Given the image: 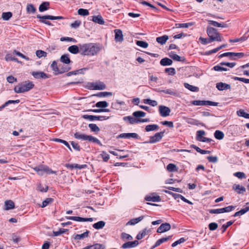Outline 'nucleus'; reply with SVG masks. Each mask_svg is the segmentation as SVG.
I'll list each match as a JSON object with an SVG mask.
<instances>
[{"label":"nucleus","mask_w":249,"mask_h":249,"mask_svg":"<svg viewBox=\"0 0 249 249\" xmlns=\"http://www.w3.org/2000/svg\"><path fill=\"white\" fill-rule=\"evenodd\" d=\"M31 74L36 79H47L50 77V76L43 71H32Z\"/></svg>","instance_id":"obj_12"},{"label":"nucleus","mask_w":249,"mask_h":249,"mask_svg":"<svg viewBox=\"0 0 249 249\" xmlns=\"http://www.w3.org/2000/svg\"><path fill=\"white\" fill-rule=\"evenodd\" d=\"M106 247V246L104 244H96L90 247H86L83 249H90V248H92V249H105Z\"/></svg>","instance_id":"obj_28"},{"label":"nucleus","mask_w":249,"mask_h":249,"mask_svg":"<svg viewBox=\"0 0 249 249\" xmlns=\"http://www.w3.org/2000/svg\"><path fill=\"white\" fill-rule=\"evenodd\" d=\"M207 33L210 39V41H221L222 40V37L215 28L208 26Z\"/></svg>","instance_id":"obj_3"},{"label":"nucleus","mask_w":249,"mask_h":249,"mask_svg":"<svg viewBox=\"0 0 249 249\" xmlns=\"http://www.w3.org/2000/svg\"><path fill=\"white\" fill-rule=\"evenodd\" d=\"M216 88L219 90L231 89V85L223 82H219L216 84Z\"/></svg>","instance_id":"obj_16"},{"label":"nucleus","mask_w":249,"mask_h":249,"mask_svg":"<svg viewBox=\"0 0 249 249\" xmlns=\"http://www.w3.org/2000/svg\"><path fill=\"white\" fill-rule=\"evenodd\" d=\"M185 241H186V239L184 238H183V237L181 238L179 240H178L175 241V242H174L172 244V247H175L177 245H178V244L184 243Z\"/></svg>","instance_id":"obj_58"},{"label":"nucleus","mask_w":249,"mask_h":249,"mask_svg":"<svg viewBox=\"0 0 249 249\" xmlns=\"http://www.w3.org/2000/svg\"><path fill=\"white\" fill-rule=\"evenodd\" d=\"M237 114L239 116L247 118L248 114L246 113L243 109H240L237 111Z\"/></svg>","instance_id":"obj_56"},{"label":"nucleus","mask_w":249,"mask_h":249,"mask_svg":"<svg viewBox=\"0 0 249 249\" xmlns=\"http://www.w3.org/2000/svg\"><path fill=\"white\" fill-rule=\"evenodd\" d=\"M208 23L215 27L225 28L227 27V25L225 23H219L216 21L209 20H208Z\"/></svg>","instance_id":"obj_26"},{"label":"nucleus","mask_w":249,"mask_h":249,"mask_svg":"<svg viewBox=\"0 0 249 249\" xmlns=\"http://www.w3.org/2000/svg\"><path fill=\"white\" fill-rule=\"evenodd\" d=\"M12 16V13L10 12H3L1 17L4 20H8Z\"/></svg>","instance_id":"obj_39"},{"label":"nucleus","mask_w":249,"mask_h":249,"mask_svg":"<svg viewBox=\"0 0 249 249\" xmlns=\"http://www.w3.org/2000/svg\"><path fill=\"white\" fill-rule=\"evenodd\" d=\"M170 237H171V236H169L168 237H163V238H160V239H159L156 242L155 244L152 247V249H154V248L158 247L161 244L163 243L164 242H166V241H168V240H169Z\"/></svg>","instance_id":"obj_24"},{"label":"nucleus","mask_w":249,"mask_h":249,"mask_svg":"<svg viewBox=\"0 0 249 249\" xmlns=\"http://www.w3.org/2000/svg\"><path fill=\"white\" fill-rule=\"evenodd\" d=\"M164 132H160L157 133L155 135L150 137L149 142H148L153 143L157 142H159L163 137Z\"/></svg>","instance_id":"obj_10"},{"label":"nucleus","mask_w":249,"mask_h":249,"mask_svg":"<svg viewBox=\"0 0 249 249\" xmlns=\"http://www.w3.org/2000/svg\"><path fill=\"white\" fill-rule=\"evenodd\" d=\"M53 141L55 142H61L62 144H65L71 151V149L69 143L67 141L60 139H54Z\"/></svg>","instance_id":"obj_47"},{"label":"nucleus","mask_w":249,"mask_h":249,"mask_svg":"<svg viewBox=\"0 0 249 249\" xmlns=\"http://www.w3.org/2000/svg\"><path fill=\"white\" fill-rule=\"evenodd\" d=\"M89 127L90 129V130L95 133H98L100 129L99 127L94 124H89Z\"/></svg>","instance_id":"obj_36"},{"label":"nucleus","mask_w":249,"mask_h":249,"mask_svg":"<svg viewBox=\"0 0 249 249\" xmlns=\"http://www.w3.org/2000/svg\"><path fill=\"white\" fill-rule=\"evenodd\" d=\"M168 38L169 37L168 36L164 35L163 36L157 37L156 41L161 45H163L165 44Z\"/></svg>","instance_id":"obj_22"},{"label":"nucleus","mask_w":249,"mask_h":249,"mask_svg":"<svg viewBox=\"0 0 249 249\" xmlns=\"http://www.w3.org/2000/svg\"><path fill=\"white\" fill-rule=\"evenodd\" d=\"M74 137L77 139L82 140H84V141H87V136H88L87 135L80 133L79 132H76L74 134Z\"/></svg>","instance_id":"obj_31"},{"label":"nucleus","mask_w":249,"mask_h":249,"mask_svg":"<svg viewBox=\"0 0 249 249\" xmlns=\"http://www.w3.org/2000/svg\"><path fill=\"white\" fill-rule=\"evenodd\" d=\"M92 87L94 89L103 90L106 89V85L102 82H95L92 84Z\"/></svg>","instance_id":"obj_18"},{"label":"nucleus","mask_w":249,"mask_h":249,"mask_svg":"<svg viewBox=\"0 0 249 249\" xmlns=\"http://www.w3.org/2000/svg\"><path fill=\"white\" fill-rule=\"evenodd\" d=\"M167 170L169 172H174L178 170L177 166L173 163H169L166 167Z\"/></svg>","instance_id":"obj_41"},{"label":"nucleus","mask_w":249,"mask_h":249,"mask_svg":"<svg viewBox=\"0 0 249 249\" xmlns=\"http://www.w3.org/2000/svg\"><path fill=\"white\" fill-rule=\"evenodd\" d=\"M170 57H171L173 59L178 61H183L184 59H182L180 56L176 53H172L170 55Z\"/></svg>","instance_id":"obj_50"},{"label":"nucleus","mask_w":249,"mask_h":249,"mask_svg":"<svg viewBox=\"0 0 249 249\" xmlns=\"http://www.w3.org/2000/svg\"><path fill=\"white\" fill-rule=\"evenodd\" d=\"M184 87L188 89L189 90L192 91H197L198 90V88L194 86L193 85H190L188 83H184Z\"/></svg>","instance_id":"obj_38"},{"label":"nucleus","mask_w":249,"mask_h":249,"mask_svg":"<svg viewBox=\"0 0 249 249\" xmlns=\"http://www.w3.org/2000/svg\"><path fill=\"white\" fill-rule=\"evenodd\" d=\"M145 199L146 201L153 202H159L161 200V198L159 196H148Z\"/></svg>","instance_id":"obj_30"},{"label":"nucleus","mask_w":249,"mask_h":249,"mask_svg":"<svg viewBox=\"0 0 249 249\" xmlns=\"http://www.w3.org/2000/svg\"><path fill=\"white\" fill-rule=\"evenodd\" d=\"M192 104L195 106H217L218 103L210 101H200L194 100L192 102Z\"/></svg>","instance_id":"obj_6"},{"label":"nucleus","mask_w":249,"mask_h":249,"mask_svg":"<svg viewBox=\"0 0 249 249\" xmlns=\"http://www.w3.org/2000/svg\"><path fill=\"white\" fill-rule=\"evenodd\" d=\"M68 51L73 54H76L80 53L79 45L78 46L76 45H72L69 47L68 48Z\"/></svg>","instance_id":"obj_23"},{"label":"nucleus","mask_w":249,"mask_h":249,"mask_svg":"<svg viewBox=\"0 0 249 249\" xmlns=\"http://www.w3.org/2000/svg\"><path fill=\"white\" fill-rule=\"evenodd\" d=\"M235 206H229L228 207L223 208H222V213H224L230 212L232 211L233 210H234L235 209Z\"/></svg>","instance_id":"obj_55"},{"label":"nucleus","mask_w":249,"mask_h":249,"mask_svg":"<svg viewBox=\"0 0 249 249\" xmlns=\"http://www.w3.org/2000/svg\"><path fill=\"white\" fill-rule=\"evenodd\" d=\"M159 112L162 117H166L170 115L171 109L168 107L161 105L159 106Z\"/></svg>","instance_id":"obj_11"},{"label":"nucleus","mask_w":249,"mask_h":249,"mask_svg":"<svg viewBox=\"0 0 249 249\" xmlns=\"http://www.w3.org/2000/svg\"><path fill=\"white\" fill-rule=\"evenodd\" d=\"M112 95V93L111 92H101L97 94V96L99 97H106L107 96H111Z\"/></svg>","instance_id":"obj_62"},{"label":"nucleus","mask_w":249,"mask_h":249,"mask_svg":"<svg viewBox=\"0 0 249 249\" xmlns=\"http://www.w3.org/2000/svg\"><path fill=\"white\" fill-rule=\"evenodd\" d=\"M124 120L125 121H128L131 124H134L135 123H138V119H135L131 116H126L124 117Z\"/></svg>","instance_id":"obj_33"},{"label":"nucleus","mask_w":249,"mask_h":249,"mask_svg":"<svg viewBox=\"0 0 249 249\" xmlns=\"http://www.w3.org/2000/svg\"><path fill=\"white\" fill-rule=\"evenodd\" d=\"M36 18L39 19L40 22L49 26H53V25L49 21L46 20V19L56 20L64 19V17L62 16H53L51 15L40 16L38 15Z\"/></svg>","instance_id":"obj_4"},{"label":"nucleus","mask_w":249,"mask_h":249,"mask_svg":"<svg viewBox=\"0 0 249 249\" xmlns=\"http://www.w3.org/2000/svg\"><path fill=\"white\" fill-rule=\"evenodd\" d=\"M214 137L219 140H221L223 139L224 134L223 132L220 130H216L214 133Z\"/></svg>","instance_id":"obj_35"},{"label":"nucleus","mask_w":249,"mask_h":249,"mask_svg":"<svg viewBox=\"0 0 249 249\" xmlns=\"http://www.w3.org/2000/svg\"><path fill=\"white\" fill-rule=\"evenodd\" d=\"M78 14L81 16H88L89 14V12L88 10L80 8L78 10Z\"/></svg>","instance_id":"obj_53"},{"label":"nucleus","mask_w":249,"mask_h":249,"mask_svg":"<svg viewBox=\"0 0 249 249\" xmlns=\"http://www.w3.org/2000/svg\"><path fill=\"white\" fill-rule=\"evenodd\" d=\"M232 188L238 194H243L246 190L245 187L239 184H234L232 186Z\"/></svg>","instance_id":"obj_19"},{"label":"nucleus","mask_w":249,"mask_h":249,"mask_svg":"<svg viewBox=\"0 0 249 249\" xmlns=\"http://www.w3.org/2000/svg\"><path fill=\"white\" fill-rule=\"evenodd\" d=\"M4 204L5 206L4 209L5 210H9L15 208V203L12 200H6L4 202Z\"/></svg>","instance_id":"obj_21"},{"label":"nucleus","mask_w":249,"mask_h":249,"mask_svg":"<svg viewBox=\"0 0 249 249\" xmlns=\"http://www.w3.org/2000/svg\"><path fill=\"white\" fill-rule=\"evenodd\" d=\"M213 70L215 71H227L228 69L226 68L222 67V66L216 65L213 68Z\"/></svg>","instance_id":"obj_57"},{"label":"nucleus","mask_w":249,"mask_h":249,"mask_svg":"<svg viewBox=\"0 0 249 249\" xmlns=\"http://www.w3.org/2000/svg\"><path fill=\"white\" fill-rule=\"evenodd\" d=\"M89 231H87L83 233L80 234H76L75 236V239H81L87 237L88 236Z\"/></svg>","instance_id":"obj_45"},{"label":"nucleus","mask_w":249,"mask_h":249,"mask_svg":"<svg viewBox=\"0 0 249 249\" xmlns=\"http://www.w3.org/2000/svg\"><path fill=\"white\" fill-rule=\"evenodd\" d=\"M146 113L142 111H135L133 113V116L136 118L143 117L145 116Z\"/></svg>","instance_id":"obj_44"},{"label":"nucleus","mask_w":249,"mask_h":249,"mask_svg":"<svg viewBox=\"0 0 249 249\" xmlns=\"http://www.w3.org/2000/svg\"><path fill=\"white\" fill-rule=\"evenodd\" d=\"M60 60L61 62L65 64H69L71 62L70 59L67 54L62 55L61 56Z\"/></svg>","instance_id":"obj_40"},{"label":"nucleus","mask_w":249,"mask_h":249,"mask_svg":"<svg viewBox=\"0 0 249 249\" xmlns=\"http://www.w3.org/2000/svg\"><path fill=\"white\" fill-rule=\"evenodd\" d=\"M136 44L138 46H140L143 48H146L148 46V44L146 42L143 41H141V40L137 41Z\"/></svg>","instance_id":"obj_48"},{"label":"nucleus","mask_w":249,"mask_h":249,"mask_svg":"<svg viewBox=\"0 0 249 249\" xmlns=\"http://www.w3.org/2000/svg\"><path fill=\"white\" fill-rule=\"evenodd\" d=\"M87 141H88L89 142H92L96 143L98 144H99L100 146H102V143L100 142V141L97 138L93 137L91 135H88Z\"/></svg>","instance_id":"obj_29"},{"label":"nucleus","mask_w":249,"mask_h":249,"mask_svg":"<svg viewBox=\"0 0 249 249\" xmlns=\"http://www.w3.org/2000/svg\"><path fill=\"white\" fill-rule=\"evenodd\" d=\"M171 229V225L168 223H163L158 228L157 232L162 233L168 231Z\"/></svg>","instance_id":"obj_13"},{"label":"nucleus","mask_w":249,"mask_h":249,"mask_svg":"<svg viewBox=\"0 0 249 249\" xmlns=\"http://www.w3.org/2000/svg\"><path fill=\"white\" fill-rule=\"evenodd\" d=\"M36 55L39 57L40 58L41 57H46L47 56V53L42 50H37L36 52Z\"/></svg>","instance_id":"obj_51"},{"label":"nucleus","mask_w":249,"mask_h":249,"mask_svg":"<svg viewBox=\"0 0 249 249\" xmlns=\"http://www.w3.org/2000/svg\"><path fill=\"white\" fill-rule=\"evenodd\" d=\"M79 48L82 55L89 56L96 54L101 50L99 44L91 43L79 44Z\"/></svg>","instance_id":"obj_1"},{"label":"nucleus","mask_w":249,"mask_h":249,"mask_svg":"<svg viewBox=\"0 0 249 249\" xmlns=\"http://www.w3.org/2000/svg\"><path fill=\"white\" fill-rule=\"evenodd\" d=\"M115 39L116 42H122L124 40L123 32L120 29H115Z\"/></svg>","instance_id":"obj_15"},{"label":"nucleus","mask_w":249,"mask_h":249,"mask_svg":"<svg viewBox=\"0 0 249 249\" xmlns=\"http://www.w3.org/2000/svg\"><path fill=\"white\" fill-rule=\"evenodd\" d=\"M95 106L98 108H105L108 106V103L106 101H100L95 104Z\"/></svg>","instance_id":"obj_42"},{"label":"nucleus","mask_w":249,"mask_h":249,"mask_svg":"<svg viewBox=\"0 0 249 249\" xmlns=\"http://www.w3.org/2000/svg\"><path fill=\"white\" fill-rule=\"evenodd\" d=\"M234 176L237 177L239 178H246V175L243 172H238L234 174Z\"/></svg>","instance_id":"obj_63"},{"label":"nucleus","mask_w":249,"mask_h":249,"mask_svg":"<svg viewBox=\"0 0 249 249\" xmlns=\"http://www.w3.org/2000/svg\"><path fill=\"white\" fill-rule=\"evenodd\" d=\"M221 66H226L230 68H233L236 65V63L234 62L229 63V62H221L220 63Z\"/></svg>","instance_id":"obj_60"},{"label":"nucleus","mask_w":249,"mask_h":249,"mask_svg":"<svg viewBox=\"0 0 249 249\" xmlns=\"http://www.w3.org/2000/svg\"><path fill=\"white\" fill-rule=\"evenodd\" d=\"M34 170L36 171L39 176L43 175L44 173L47 174H55V172L52 171L49 167L44 165H40L34 168Z\"/></svg>","instance_id":"obj_5"},{"label":"nucleus","mask_w":249,"mask_h":249,"mask_svg":"<svg viewBox=\"0 0 249 249\" xmlns=\"http://www.w3.org/2000/svg\"><path fill=\"white\" fill-rule=\"evenodd\" d=\"M165 71L169 75H174L176 73L175 69L173 68H166Z\"/></svg>","instance_id":"obj_64"},{"label":"nucleus","mask_w":249,"mask_h":249,"mask_svg":"<svg viewBox=\"0 0 249 249\" xmlns=\"http://www.w3.org/2000/svg\"><path fill=\"white\" fill-rule=\"evenodd\" d=\"M121 238L124 241L131 240L133 239L132 237L130 235H129L127 233H126L125 232L122 233Z\"/></svg>","instance_id":"obj_46"},{"label":"nucleus","mask_w":249,"mask_h":249,"mask_svg":"<svg viewBox=\"0 0 249 249\" xmlns=\"http://www.w3.org/2000/svg\"><path fill=\"white\" fill-rule=\"evenodd\" d=\"M5 58L6 61H14L15 62H19L18 59L17 58L13 57L10 54H6Z\"/></svg>","instance_id":"obj_54"},{"label":"nucleus","mask_w":249,"mask_h":249,"mask_svg":"<svg viewBox=\"0 0 249 249\" xmlns=\"http://www.w3.org/2000/svg\"><path fill=\"white\" fill-rule=\"evenodd\" d=\"M51 66L52 70L54 72H55V74L63 73L65 72V71H68L70 69V67H69L68 68H66L65 69H59L57 67V63L55 61H53V62Z\"/></svg>","instance_id":"obj_9"},{"label":"nucleus","mask_w":249,"mask_h":249,"mask_svg":"<svg viewBox=\"0 0 249 249\" xmlns=\"http://www.w3.org/2000/svg\"><path fill=\"white\" fill-rule=\"evenodd\" d=\"M26 10L28 13H34L36 11V9L33 4H28L26 7Z\"/></svg>","instance_id":"obj_43"},{"label":"nucleus","mask_w":249,"mask_h":249,"mask_svg":"<svg viewBox=\"0 0 249 249\" xmlns=\"http://www.w3.org/2000/svg\"><path fill=\"white\" fill-rule=\"evenodd\" d=\"M53 199L52 198H47L42 202L41 207L44 208L47 206L49 204L53 201Z\"/></svg>","instance_id":"obj_49"},{"label":"nucleus","mask_w":249,"mask_h":249,"mask_svg":"<svg viewBox=\"0 0 249 249\" xmlns=\"http://www.w3.org/2000/svg\"><path fill=\"white\" fill-rule=\"evenodd\" d=\"M143 218V216H141L138 218L132 219L127 223L126 225H134L140 222Z\"/></svg>","instance_id":"obj_25"},{"label":"nucleus","mask_w":249,"mask_h":249,"mask_svg":"<svg viewBox=\"0 0 249 249\" xmlns=\"http://www.w3.org/2000/svg\"><path fill=\"white\" fill-rule=\"evenodd\" d=\"M100 156L103 159L104 161L107 162L109 159V156L105 151H102Z\"/></svg>","instance_id":"obj_52"},{"label":"nucleus","mask_w":249,"mask_h":249,"mask_svg":"<svg viewBox=\"0 0 249 249\" xmlns=\"http://www.w3.org/2000/svg\"><path fill=\"white\" fill-rule=\"evenodd\" d=\"M49 3L48 2H44L42 3L39 7V10L40 12H43L47 10L49 8Z\"/></svg>","instance_id":"obj_34"},{"label":"nucleus","mask_w":249,"mask_h":249,"mask_svg":"<svg viewBox=\"0 0 249 249\" xmlns=\"http://www.w3.org/2000/svg\"><path fill=\"white\" fill-rule=\"evenodd\" d=\"M106 223L103 221H100L93 225V227L97 230H99L103 228L105 226Z\"/></svg>","instance_id":"obj_32"},{"label":"nucleus","mask_w":249,"mask_h":249,"mask_svg":"<svg viewBox=\"0 0 249 249\" xmlns=\"http://www.w3.org/2000/svg\"><path fill=\"white\" fill-rule=\"evenodd\" d=\"M34 84L32 82L28 81L18 84L14 88V91L16 93H23L33 89Z\"/></svg>","instance_id":"obj_2"},{"label":"nucleus","mask_w":249,"mask_h":249,"mask_svg":"<svg viewBox=\"0 0 249 249\" xmlns=\"http://www.w3.org/2000/svg\"><path fill=\"white\" fill-rule=\"evenodd\" d=\"M164 192L165 193H166L172 195L175 199H177V198H180L181 199V196H182L180 195V194H175V193L171 192H170L169 191L164 190Z\"/></svg>","instance_id":"obj_59"},{"label":"nucleus","mask_w":249,"mask_h":249,"mask_svg":"<svg viewBox=\"0 0 249 249\" xmlns=\"http://www.w3.org/2000/svg\"><path fill=\"white\" fill-rule=\"evenodd\" d=\"M92 20L94 22L100 25H103L105 23L104 20L101 15L93 16Z\"/></svg>","instance_id":"obj_20"},{"label":"nucleus","mask_w":249,"mask_h":249,"mask_svg":"<svg viewBox=\"0 0 249 249\" xmlns=\"http://www.w3.org/2000/svg\"><path fill=\"white\" fill-rule=\"evenodd\" d=\"M82 117L84 119L89 120L91 121H93L94 120L103 121L107 120L109 118V117H106L104 116H94L89 115H84L82 116Z\"/></svg>","instance_id":"obj_7"},{"label":"nucleus","mask_w":249,"mask_h":249,"mask_svg":"<svg viewBox=\"0 0 249 249\" xmlns=\"http://www.w3.org/2000/svg\"><path fill=\"white\" fill-rule=\"evenodd\" d=\"M172 62V60L167 57L162 58L160 61V65L163 66L171 65Z\"/></svg>","instance_id":"obj_27"},{"label":"nucleus","mask_w":249,"mask_h":249,"mask_svg":"<svg viewBox=\"0 0 249 249\" xmlns=\"http://www.w3.org/2000/svg\"><path fill=\"white\" fill-rule=\"evenodd\" d=\"M139 242L138 240L129 241L123 244L122 246V248L123 249L134 248L137 246Z\"/></svg>","instance_id":"obj_17"},{"label":"nucleus","mask_w":249,"mask_h":249,"mask_svg":"<svg viewBox=\"0 0 249 249\" xmlns=\"http://www.w3.org/2000/svg\"><path fill=\"white\" fill-rule=\"evenodd\" d=\"M68 219L78 221V222H92L93 220V218H83L79 216H69L67 217Z\"/></svg>","instance_id":"obj_14"},{"label":"nucleus","mask_w":249,"mask_h":249,"mask_svg":"<svg viewBox=\"0 0 249 249\" xmlns=\"http://www.w3.org/2000/svg\"><path fill=\"white\" fill-rule=\"evenodd\" d=\"M218 227V225L215 222H212L209 224V228L211 231L215 230Z\"/></svg>","instance_id":"obj_61"},{"label":"nucleus","mask_w":249,"mask_h":249,"mask_svg":"<svg viewBox=\"0 0 249 249\" xmlns=\"http://www.w3.org/2000/svg\"><path fill=\"white\" fill-rule=\"evenodd\" d=\"M159 126L157 124H149L146 126L145 129L147 132H149L157 130Z\"/></svg>","instance_id":"obj_37"},{"label":"nucleus","mask_w":249,"mask_h":249,"mask_svg":"<svg viewBox=\"0 0 249 249\" xmlns=\"http://www.w3.org/2000/svg\"><path fill=\"white\" fill-rule=\"evenodd\" d=\"M205 134L204 130H198L196 132V140L200 142H210L212 140L211 139L204 137L203 135Z\"/></svg>","instance_id":"obj_8"}]
</instances>
